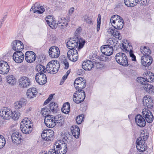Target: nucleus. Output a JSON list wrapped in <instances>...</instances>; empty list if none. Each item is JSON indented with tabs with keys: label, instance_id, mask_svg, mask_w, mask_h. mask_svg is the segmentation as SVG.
I'll return each mask as SVG.
<instances>
[{
	"label": "nucleus",
	"instance_id": "obj_48",
	"mask_svg": "<svg viewBox=\"0 0 154 154\" xmlns=\"http://www.w3.org/2000/svg\"><path fill=\"white\" fill-rule=\"evenodd\" d=\"M84 20L85 22L89 25H91L93 24V22L92 21V19L88 16L85 17Z\"/></svg>",
	"mask_w": 154,
	"mask_h": 154
},
{
	"label": "nucleus",
	"instance_id": "obj_56",
	"mask_svg": "<svg viewBox=\"0 0 154 154\" xmlns=\"http://www.w3.org/2000/svg\"><path fill=\"white\" fill-rule=\"evenodd\" d=\"M58 151H55L53 149H51L49 151L48 154H59Z\"/></svg>",
	"mask_w": 154,
	"mask_h": 154
},
{
	"label": "nucleus",
	"instance_id": "obj_7",
	"mask_svg": "<svg viewBox=\"0 0 154 154\" xmlns=\"http://www.w3.org/2000/svg\"><path fill=\"white\" fill-rule=\"evenodd\" d=\"M74 85L75 88L78 91H83L82 89L86 86V81L82 77L78 78L75 79Z\"/></svg>",
	"mask_w": 154,
	"mask_h": 154
},
{
	"label": "nucleus",
	"instance_id": "obj_4",
	"mask_svg": "<svg viewBox=\"0 0 154 154\" xmlns=\"http://www.w3.org/2000/svg\"><path fill=\"white\" fill-rule=\"evenodd\" d=\"M85 42L81 38H77L75 39H70L66 43V46L70 50L80 49L83 48Z\"/></svg>",
	"mask_w": 154,
	"mask_h": 154
},
{
	"label": "nucleus",
	"instance_id": "obj_55",
	"mask_svg": "<svg viewBox=\"0 0 154 154\" xmlns=\"http://www.w3.org/2000/svg\"><path fill=\"white\" fill-rule=\"evenodd\" d=\"M147 0H138L139 3L141 5L146 6V5Z\"/></svg>",
	"mask_w": 154,
	"mask_h": 154
},
{
	"label": "nucleus",
	"instance_id": "obj_62",
	"mask_svg": "<svg viewBox=\"0 0 154 154\" xmlns=\"http://www.w3.org/2000/svg\"><path fill=\"white\" fill-rule=\"evenodd\" d=\"M32 108L31 107H29L26 110V112L27 113H29L32 110Z\"/></svg>",
	"mask_w": 154,
	"mask_h": 154
},
{
	"label": "nucleus",
	"instance_id": "obj_43",
	"mask_svg": "<svg viewBox=\"0 0 154 154\" xmlns=\"http://www.w3.org/2000/svg\"><path fill=\"white\" fill-rule=\"evenodd\" d=\"M60 141H58L56 142L54 145V150L55 151H58V152L60 153V150H61V144H59Z\"/></svg>",
	"mask_w": 154,
	"mask_h": 154
},
{
	"label": "nucleus",
	"instance_id": "obj_27",
	"mask_svg": "<svg viewBox=\"0 0 154 154\" xmlns=\"http://www.w3.org/2000/svg\"><path fill=\"white\" fill-rule=\"evenodd\" d=\"M143 105L148 108L151 109L153 107V103L151 97H145L143 99Z\"/></svg>",
	"mask_w": 154,
	"mask_h": 154
},
{
	"label": "nucleus",
	"instance_id": "obj_63",
	"mask_svg": "<svg viewBox=\"0 0 154 154\" xmlns=\"http://www.w3.org/2000/svg\"><path fill=\"white\" fill-rule=\"evenodd\" d=\"M101 22V17L100 15L99 14L98 15V18H97V21Z\"/></svg>",
	"mask_w": 154,
	"mask_h": 154
},
{
	"label": "nucleus",
	"instance_id": "obj_59",
	"mask_svg": "<svg viewBox=\"0 0 154 154\" xmlns=\"http://www.w3.org/2000/svg\"><path fill=\"white\" fill-rule=\"evenodd\" d=\"M67 150V147H65L64 149L63 150V151L62 152V150L61 151V153H59V154H65Z\"/></svg>",
	"mask_w": 154,
	"mask_h": 154
},
{
	"label": "nucleus",
	"instance_id": "obj_64",
	"mask_svg": "<svg viewBox=\"0 0 154 154\" xmlns=\"http://www.w3.org/2000/svg\"><path fill=\"white\" fill-rule=\"evenodd\" d=\"M53 97V95L52 94L50 95L48 99L50 101L52 99Z\"/></svg>",
	"mask_w": 154,
	"mask_h": 154
},
{
	"label": "nucleus",
	"instance_id": "obj_54",
	"mask_svg": "<svg viewBox=\"0 0 154 154\" xmlns=\"http://www.w3.org/2000/svg\"><path fill=\"white\" fill-rule=\"evenodd\" d=\"M63 63L65 66V67H64L65 69H68L69 67V64L67 61V60L66 59H64L63 60Z\"/></svg>",
	"mask_w": 154,
	"mask_h": 154
},
{
	"label": "nucleus",
	"instance_id": "obj_36",
	"mask_svg": "<svg viewBox=\"0 0 154 154\" xmlns=\"http://www.w3.org/2000/svg\"><path fill=\"white\" fill-rule=\"evenodd\" d=\"M142 87L148 93H152L153 90V86L148 83L142 85Z\"/></svg>",
	"mask_w": 154,
	"mask_h": 154
},
{
	"label": "nucleus",
	"instance_id": "obj_47",
	"mask_svg": "<svg viewBox=\"0 0 154 154\" xmlns=\"http://www.w3.org/2000/svg\"><path fill=\"white\" fill-rule=\"evenodd\" d=\"M45 132L47 133V135L51 139H54V131L51 129H49L47 131H45Z\"/></svg>",
	"mask_w": 154,
	"mask_h": 154
},
{
	"label": "nucleus",
	"instance_id": "obj_52",
	"mask_svg": "<svg viewBox=\"0 0 154 154\" xmlns=\"http://www.w3.org/2000/svg\"><path fill=\"white\" fill-rule=\"evenodd\" d=\"M43 139L46 141H48V135L47 133L45 131H43L41 135Z\"/></svg>",
	"mask_w": 154,
	"mask_h": 154
},
{
	"label": "nucleus",
	"instance_id": "obj_20",
	"mask_svg": "<svg viewBox=\"0 0 154 154\" xmlns=\"http://www.w3.org/2000/svg\"><path fill=\"white\" fill-rule=\"evenodd\" d=\"M45 10L44 8L41 6L39 2L35 3L30 9V11H32L34 13L37 12L39 14L43 13Z\"/></svg>",
	"mask_w": 154,
	"mask_h": 154
},
{
	"label": "nucleus",
	"instance_id": "obj_5",
	"mask_svg": "<svg viewBox=\"0 0 154 154\" xmlns=\"http://www.w3.org/2000/svg\"><path fill=\"white\" fill-rule=\"evenodd\" d=\"M116 62L120 65L124 66H128V58L126 55L123 53L119 52L116 54L115 57Z\"/></svg>",
	"mask_w": 154,
	"mask_h": 154
},
{
	"label": "nucleus",
	"instance_id": "obj_8",
	"mask_svg": "<svg viewBox=\"0 0 154 154\" xmlns=\"http://www.w3.org/2000/svg\"><path fill=\"white\" fill-rule=\"evenodd\" d=\"M12 115V111L8 107H4L0 111V116L5 119L11 118Z\"/></svg>",
	"mask_w": 154,
	"mask_h": 154
},
{
	"label": "nucleus",
	"instance_id": "obj_51",
	"mask_svg": "<svg viewBox=\"0 0 154 154\" xmlns=\"http://www.w3.org/2000/svg\"><path fill=\"white\" fill-rule=\"evenodd\" d=\"M119 18H117V17H116L114 15V17L112 16L110 19V22L112 24L113 23L114 25H112V26L114 27V25H115L116 24V20H118Z\"/></svg>",
	"mask_w": 154,
	"mask_h": 154
},
{
	"label": "nucleus",
	"instance_id": "obj_18",
	"mask_svg": "<svg viewBox=\"0 0 154 154\" xmlns=\"http://www.w3.org/2000/svg\"><path fill=\"white\" fill-rule=\"evenodd\" d=\"M25 57L26 61L31 63L35 61L36 56L34 52L30 51H27L25 53Z\"/></svg>",
	"mask_w": 154,
	"mask_h": 154
},
{
	"label": "nucleus",
	"instance_id": "obj_30",
	"mask_svg": "<svg viewBox=\"0 0 154 154\" xmlns=\"http://www.w3.org/2000/svg\"><path fill=\"white\" fill-rule=\"evenodd\" d=\"M115 16L117 18H119V19L116 20V24L114 26V27L116 29H121L123 28L124 25L123 19L119 16L115 15Z\"/></svg>",
	"mask_w": 154,
	"mask_h": 154
},
{
	"label": "nucleus",
	"instance_id": "obj_21",
	"mask_svg": "<svg viewBox=\"0 0 154 154\" xmlns=\"http://www.w3.org/2000/svg\"><path fill=\"white\" fill-rule=\"evenodd\" d=\"M152 59L150 55L143 56L141 58L142 64L145 67L150 66L152 62Z\"/></svg>",
	"mask_w": 154,
	"mask_h": 154
},
{
	"label": "nucleus",
	"instance_id": "obj_9",
	"mask_svg": "<svg viewBox=\"0 0 154 154\" xmlns=\"http://www.w3.org/2000/svg\"><path fill=\"white\" fill-rule=\"evenodd\" d=\"M122 47L125 50V51L128 52L129 51L130 57L131 58V60L133 61H136V57L133 53L132 47L131 46L129 43H122Z\"/></svg>",
	"mask_w": 154,
	"mask_h": 154
},
{
	"label": "nucleus",
	"instance_id": "obj_35",
	"mask_svg": "<svg viewBox=\"0 0 154 154\" xmlns=\"http://www.w3.org/2000/svg\"><path fill=\"white\" fill-rule=\"evenodd\" d=\"M54 119L56 125H58V126H61L63 123V117L60 115H58L54 116Z\"/></svg>",
	"mask_w": 154,
	"mask_h": 154
},
{
	"label": "nucleus",
	"instance_id": "obj_22",
	"mask_svg": "<svg viewBox=\"0 0 154 154\" xmlns=\"http://www.w3.org/2000/svg\"><path fill=\"white\" fill-rule=\"evenodd\" d=\"M119 43L116 39L113 38H109L107 41L106 45L105 46L116 48V49L118 48L119 46Z\"/></svg>",
	"mask_w": 154,
	"mask_h": 154
},
{
	"label": "nucleus",
	"instance_id": "obj_3",
	"mask_svg": "<svg viewBox=\"0 0 154 154\" xmlns=\"http://www.w3.org/2000/svg\"><path fill=\"white\" fill-rule=\"evenodd\" d=\"M148 137L147 133H145L144 131L141 133L140 137L137 139L136 142V146L138 150L143 152L147 149V146L146 142Z\"/></svg>",
	"mask_w": 154,
	"mask_h": 154
},
{
	"label": "nucleus",
	"instance_id": "obj_16",
	"mask_svg": "<svg viewBox=\"0 0 154 154\" xmlns=\"http://www.w3.org/2000/svg\"><path fill=\"white\" fill-rule=\"evenodd\" d=\"M24 56L23 53L21 51H17L14 53L13 55V58L15 62L20 63L23 61Z\"/></svg>",
	"mask_w": 154,
	"mask_h": 154
},
{
	"label": "nucleus",
	"instance_id": "obj_10",
	"mask_svg": "<svg viewBox=\"0 0 154 154\" xmlns=\"http://www.w3.org/2000/svg\"><path fill=\"white\" fill-rule=\"evenodd\" d=\"M36 82L40 85H43L47 82V78L46 75L43 73L38 72L35 76Z\"/></svg>",
	"mask_w": 154,
	"mask_h": 154
},
{
	"label": "nucleus",
	"instance_id": "obj_37",
	"mask_svg": "<svg viewBox=\"0 0 154 154\" xmlns=\"http://www.w3.org/2000/svg\"><path fill=\"white\" fill-rule=\"evenodd\" d=\"M140 50L142 53L144 55V56H149L151 53L150 50L148 48H147L146 46L141 47Z\"/></svg>",
	"mask_w": 154,
	"mask_h": 154
},
{
	"label": "nucleus",
	"instance_id": "obj_38",
	"mask_svg": "<svg viewBox=\"0 0 154 154\" xmlns=\"http://www.w3.org/2000/svg\"><path fill=\"white\" fill-rule=\"evenodd\" d=\"M124 2L126 6L130 7H134L137 4L136 0H124Z\"/></svg>",
	"mask_w": 154,
	"mask_h": 154
},
{
	"label": "nucleus",
	"instance_id": "obj_60",
	"mask_svg": "<svg viewBox=\"0 0 154 154\" xmlns=\"http://www.w3.org/2000/svg\"><path fill=\"white\" fill-rule=\"evenodd\" d=\"M81 27H79L76 29L75 32L77 34H79L81 32Z\"/></svg>",
	"mask_w": 154,
	"mask_h": 154
},
{
	"label": "nucleus",
	"instance_id": "obj_14",
	"mask_svg": "<svg viewBox=\"0 0 154 154\" xmlns=\"http://www.w3.org/2000/svg\"><path fill=\"white\" fill-rule=\"evenodd\" d=\"M13 49L16 52L21 51L24 48V45L23 43L19 40H15L12 43Z\"/></svg>",
	"mask_w": 154,
	"mask_h": 154
},
{
	"label": "nucleus",
	"instance_id": "obj_46",
	"mask_svg": "<svg viewBox=\"0 0 154 154\" xmlns=\"http://www.w3.org/2000/svg\"><path fill=\"white\" fill-rule=\"evenodd\" d=\"M84 115L82 114L79 116H77L76 119V121L78 124H80L83 121L84 119Z\"/></svg>",
	"mask_w": 154,
	"mask_h": 154
},
{
	"label": "nucleus",
	"instance_id": "obj_25",
	"mask_svg": "<svg viewBox=\"0 0 154 154\" xmlns=\"http://www.w3.org/2000/svg\"><path fill=\"white\" fill-rule=\"evenodd\" d=\"M27 103V101L26 99H22L19 101L15 102L14 106L15 109L17 110L23 109Z\"/></svg>",
	"mask_w": 154,
	"mask_h": 154
},
{
	"label": "nucleus",
	"instance_id": "obj_29",
	"mask_svg": "<svg viewBox=\"0 0 154 154\" xmlns=\"http://www.w3.org/2000/svg\"><path fill=\"white\" fill-rule=\"evenodd\" d=\"M11 139L14 143L16 144H19L21 140V135L19 134V132H15L12 134Z\"/></svg>",
	"mask_w": 154,
	"mask_h": 154
},
{
	"label": "nucleus",
	"instance_id": "obj_19",
	"mask_svg": "<svg viewBox=\"0 0 154 154\" xmlns=\"http://www.w3.org/2000/svg\"><path fill=\"white\" fill-rule=\"evenodd\" d=\"M10 69L8 63L3 60L0 61V74H5L8 73Z\"/></svg>",
	"mask_w": 154,
	"mask_h": 154
},
{
	"label": "nucleus",
	"instance_id": "obj_44",
	"mask_svg": "<svg viewBox=\"0 0 154 154\" xmlns=\"http://www.w3.org/2000/svg\"><path fill=\"white\" fill-rule=\"evenodd\" d=\"M145 77H139L137 78V81L138 82L140 83L143 85L147 83Z\"/></svg>",
	"mask_w": 154,
	"mask_h": 154
},
{
	"label": "nucleus",
	"instance_id": "obj_28",
	"mask_svg": "<svg viewBox=\"0 0 154 154\" xmlns=\"http://www.w3.org/2000/svg\"><path fill=\"white\" fill-rule=\"evenodd\" d=\"M38 93L36 89L34 88H29L27 90L26 94L27 97L29 99H32L35 97Z\"/></svg>",
	"mask_w": 154,
	"mask_h": 154
},
{
	"label": "nucleus",
	"instance_id": "obj_26",
	"mask_svg": "<svg viewBox=\"0 0 154 154\" xmlns=\"http://www.w3.org/2000/svg\"><path fill=\"white\" fill-rule=\"evenodd\" d=\"M114 49L112 47L103 46L101 47V51L102 53L107 56L111 55L113 52Z\"/></svg>",
	"mask_w": 154,
	"mask_h": 154
},
{
	"label": "nucleus",
	"instance_id": "obj_50",
	"mask_svg": "<svg viewBox=\"0 0 154 154\" xmlns=\"http://www.w3.org/2000/svg\"><path fill=\"white\" fill-rule=\"evenodd\" d=\"M113 36H114L116 38H117L119 40H121L122 38L121 35L118 31V29H116V30H115V32Z\"/></svg>",
	"mask_w": 154,
	"mask_h": 154
},
{
	"label": "nucleus",
	"instance_id": "obj_1",
	"mask_svg": "<svg viewBox=\"0 0 154 154\" xmlns=\"http://www.w3.org/2000/svg\"><path fill=\"white\" fill-rule=\"evenodd\" d=\"M60 64L57 61L52 60L47 65L46 68L43 65L39 64L36 67V69L40 72H45L47 71L48 73L54 74L57 72L60 68Z\"/></svg>",
	"mask_w": 154,
	"mask_h": 154
},
{
	"label": "nucleus",
	"instance_id": "obj_45",
	"mask_svg": "<svg viewBox=\"0 0 154 154\" xmlns=\"http://www.w3.org/2000/svg\"><path fill=\"white\" fill-rule=\"evenodd\" d=\"M6 143L5 139L2 135H0V149L3 148Z\"/></svg>",
	"mask_w": 154,
	"mask_h": 154
},
{
	"label": "nucleus",
	"instance_id": "obj_33",
	"mask_svg": "<svg viewBox=\"0 0 154 154\" xmlns=\"http://www.w3.org/2000/svg\"><path fill=\"white\" fill-rule=\"evenodd\" d=\"M143 75L147 82H151L154 80V74L150 71H146Z\"/></svg>",
	"mask_w": 154,
	"mask_h": 154
},
{
	"label": "nucleus",
	"instance_id": "obj_57",
	"mask_svg": "<svg viewBox=\"0 0 154 154\" xmlns=\"http://www.w3.org/2000/svg\"><path fill=\"white\" fill-rule=\"evenodd\" d=\"M67 78V75H64L62 77V78L60 81V85H62L66 79Z\"/></svg>",
	"mask_w": 154,
	"mask_h": 154
},
{
	"label": "nucleus",
	"instance_id": "obj_34",
	"mask_svg": "<svg viewBox=\"0 0 154 154\" xmlns=\"http://www.w3.org/2000/svg\"><path fill=\"white\" fill-rule=\"evenodd\" d=\"M6 80L7 83L11 85H14L16 84V79L13 75L7 76Z\"/></svg>",
	"mask_w": 154,
	"mask_h": 154
},
{
	"label": "nucleus",
	"instance_id": "obj_17",
	"mask_svg": "<svg viewBox=\"0 0 154 154\" xmlns=\"http://www.w3.org/2000/svg\"><path fill=\"white\" fill-rule=\"evenodd\" d=\"M49 54L51 58H57L60 54L59 48L57 47H51L49 50Z\"/></svg>",
	"mask_w": 154,
	"mask_h": 154
},
{
	"label": "nucleus",
	"instance_id": "obj_13",
	"mask_svg": "<svg viewBox=\"0 0 154 154\" xmlns=\"http://www.w3.org/2000/svg\"><path fill=\"white\" fill-rule=\"evenodd\" d=\"M19 85L23 88L29 87L30 85V81L29 78L25 76L21 77L19 80Z\"/></svg>",
	"mask_w": 154,
	"mask_h": 154
},
{
	"label": "nucleus",
	"instance_id": "obj_40",
	"mask_svg": "<svg viewBox=\"0 0 154 154\" xmlns=\"http://www.w3.org/2000/svg\"><path fill=\"white\" fill-rule=\"evenodd\" d=\"M32 122L30 118H25L23 119L21 122V125H31L32 126Z\"/></svg>",
	"mask_w": 154,
	"mask_h": 154
},
{
	"label": "nucleus",
	"instance_id": "obj_49",
	"mask_svg": "<svg viewBox=\"0 0 154 154\" xmlns=\"http://www.w3.org/2000/svg\"><path fill=\"white\" fill-rule=\"evenodd\" d=\"M20 116V113L19 112L14 111L13 112L12 117L11 118L13 119L14 120H17L18 119Z\"/></svg>",
	"mask_w": 154,
	"mask_h": 154
},
{
	"label": "nucleus",
	"instance_id": "obj_39",
	"mask_svg": "<svg viewBox=\"0 0 154 154\" xmlns=\"http://www.w3.org/2000/svg\"><path fill=\"white\" fill-rule=\"evenodd\" d=\"M70 104L69 102L64 103L61 109L62 112L65 114H68L70 110Z\"/></svg>",
	"mask_w": 154,
	"mask_h": 154
},
{
	"label": "nucleus",
	"instance_id": "obj_6",
	"mask_svg": "<svg viewBox=\"0 0 154 154\" xmlns=\"http://www.w3.org/2000/svg\"><path fill=\"white\" fill-rule=\"evenodd\" d=\"M85 97V93L84 91H75L73 96V100L76 103H79L83 101Z\"/></svg>",
	"mask_w": 154,
	"mask_h": 154
},
{
	"label": "nucleus",
	"instance_id": "obj_53",
	"mask_svg": "<svg viewBox=\"0 0 154 154\" xmlns=\"http://www.w3.org/2000/svg\"><path fill=\"white\" fill-rule=\"evenodd\" d=\"M115 30H116V29L115 28L113 29L112 28H110L108 29V32L109 34L113 35Z\"/></svg>",
	"mask_w": 154,
	"mask_h": 154
},
{
	"label": "nucleus",
	"instance_id": "obj_12",
	"mask_svg": "<svg viewBox=\"0 0 154 154\" xmlns=\"http://www.w3.org/2000/svg\"><path fill=\"white\" fill-rule=\"evenodd\" d=\"M142 115L148 123H151L153 121V116L152 112L149 110L146 109H143Z\"/></svg>",
	"mask_w": 154,
	"mask_h": 154
},
{
	"label": "nucleus",
	"instance_id": "obj_58",
	"mask_svg": "<svg viewBox=\"0 0 154 154\" xmlns=\"http://www.w3.org/2000/svg\"><path fill=\"white\" fill-rule=\"evenodd\" d=\"M101 22H97V32H98L100 30V26Z\"/></svg>",
	"mask_w": 154,
	"mask_h": 154
},
{
	"label": "nucleus",
	"instance_id": "obj_15",
	"mask_svg": "<svg viewBox=\"0 0 154 154\" xmlns=\"http://www.w3.org/2000/svg\"><path fill=\"white\" fill-rule=\"evenodd\" d=\"M67 56L71 61H76L78 57V54L77 49L69 50L67 52Z\"/></svg>",
	"mask_w": 154,
	"mask_h": 154
},
{
	"label": "nucleus",
	"instance_id": "obj_42",
	"mask_svg": "<svg viewBox=\"0 0 154 154\" xmlns=\"http://www.w3.org/2000/svg\"><path fill=\"white\" fill-rule=\"evenodd\" d=\"M58 105L54 102L51 103L50 104V108L53 112H56L58 110Z\"/></svg>",
	"mask_w": 154,
	"mask_h": 154
},
{
	"label": "nucleus",
	"instance_id": "obj_23",
	"mask_svg": "<svg viewBox=\"0 0 154 154\" xmlns=\"http://www.w3.org/2000/svg\"><path fill=\"white\" fill-rule=\"evenodd\" d=\"M82 68L86 71L91 70L94 67V63L91 60H88L83 62Z\"/></svg>",
	"mask_w": 154,
	"mask_h": 154
},
{
	"label": "nucleus",
	"instance_id": "obj_32",
	"mask_svg": "<svg viewBox=\"0 0 154 154\" xmlns=\"http://www.w3.org/2000/svg\"><path fill=\"white\" fill-rule=\"evenodd\" d=\"M20 127L21 131L25 134L30 133L32 130V128L31 125L27 126L20 124Z\"/></svg>",
	"mask_w": 154,
	"mask_h": 154
},
{
	"label": "nucleus",
	"instance_id": "obj_41",
	"mask_svg": "<svg viewBox=\"0 0 154 154\" xmlns=\"http://www.w3.org/2000/svg\"><path fill=\"white\" fill-rule=\"evenodd\" d=\"M41 113L42 114L43 116L46 117L51 116L49 114L50 112V111L49 109L47 107H44L43 108L41 111Z\"/></svg>",
	"mask_w": 154,
	"mask_h": 154
},
{
	"label": "nucleus",
	"instance_id": "obj_31",
	"mask_svg": "<svg viewBox=\"0 0 154 154\" xmlns=\"http://www.w3.org/2000/svg\"><path fill=\"white\" fill-rule=\"evenodd\" d=\"M71 130L73 135L76 138H78L79 136L80 129L78 126L74 125L71 128Z\"/></svg>",
	"mask_w": 154,
	"mask_h": 154
},
{
	"label": "nucleus",
	"instance_id": "obj_24",
	"mask_svg": "<svg viewBox=\"0 0 154 154\" xmlns=\"http://www.w3.org/2000/svg\"><path fill=\"white\" fill-rule=\"evenodd\" d=\"M135 120L136 124L139 127H143L145 126V120L141 115H137L135 117Z\"/></svg>",
	"mask_w": 154,
	"mask_h": 154
},
{
	"label": "nucleus",
	"instance_id": "obj_2",
	"mask_svg": "<svg viewBox=\"0 0 154 154\" xmlns=\"http://www.w3.org/2000/svg\"><path fill=\"white\" fill-rule=\"evenodd\" d=\"M45 20L48 26L52 29H56L58 26L60 29H64L68 25L67 21L63 17L59 18L57 23L51 16H48L46 17Z\"/></svg>",
	"mask_w": 154,
	"mask_h": 154
},
{
	"label": "nucleus",
	"instance_id": "obj_61",
	"mask_svg": "<svg viewBox=\"0 0 154 154\" xmlns=\"http://www.w3.org/2000/svg\"><path fill=\"white\" fill-rule=\"evenodd\" d=\"M74 8L73 7H72L70 8L69 10V14H72L74 12Z\"/></svg>",
	"mask_w": 154,
	"mask_h": 154
},
{
	"label": "nucleus",
	"instance_id": "obj_11",
	"mask_svg": "<svg viewBox=\"0 0 154 154\" xmlns=\"http://www.w3.org/2000/svg\"><path fill=\"white\" fill-rule=\"evenodd\" d=\"M44 122L45 125L49 128H52L56 125L54 116L51 115L46 117Z\"/></svg>",
	"mask_w": 154,
	"mask_h": 154
}]
</instances>
